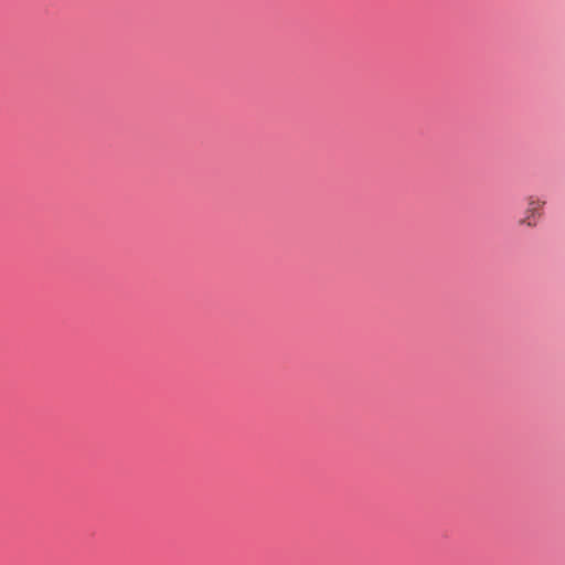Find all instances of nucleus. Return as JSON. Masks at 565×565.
I'll return each mask as SVG.
<instances>
[{"mask_svg":"<svg viewBox=\"0 0 565 565\" xmlns=\"http://www.w3.org/2000/svg\"><path fill=\"white\" fill-rule=\"evenodd\" d=\"M545 201L531 195L527 198V206L524 212V217L520 221V224H525L527 226H536L540 217L542 216V211L545 205Z\"/></svg>","mask_w":565,"mask_h":565,"instance_id":"1","label":"nucleus"}]
</instances>
